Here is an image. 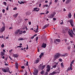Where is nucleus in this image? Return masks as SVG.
Instances as JSON below:
<instances>
[{"instance_id":"1","label":"nucleus","mask_w":75,"mask_h":75,"mask_svg":"<svg viewBox=\"0 0 75 75\" xmlns=\"http://www.w3.org/2000/svg\"><path fill=\"white\" fill-rule=\"evenodd\" d=\"M68 54V53H65L64 54H61L59 53L56 54L54 56L53 61H55L57 59H58V58H59L60 56L61 57H67Z\"/></svg>"},{"instance_id":"2","label":"nucleus","mask_w":75,"mask_h":75,"mask_svg":"<svg viewBox=\"0 0 75 75\" xmlns=\"http://www.w3.org/2000/svg\"><path fill=\"white\" fill-rule=\"evenodd\" d=\"M56 71H54L52 73H50L49 75H54L57 74V73H59L60 72V71L59 69L57 70H56Z\"/></svg>"},{"instance_id":"3","label":"nucleus","mask_w":75,"mask_h":75,"mask_svg":"<svg viewBox=\"0 0 75 75\" xmlns=\"http://www.w3.org/2000/svg\"><path fill=\"white\" fill-rule=\"evenodd\" d=\"M2 71L4 72H7L9 71V68H4L3 69H2Z\"/></svg>"},{"instance_id":"4","label":"nucleus","mask_w":75,"mask_h":75,"mask_svg":"<svg viewBox=\"0 0 75 75\" xmlns=\"http://www.w3.org/2000/svg\"><path fill=\"white\" fill-rule=\"evenodd\" d=\"M68 34L70 35V37H73L74 36L72 34H74V33L73 32V30H70L68 32Z\"/></svg>"},{"instance_id":"5","label":"nucleus","mask_w":75,"mask_h":75,"mask_svg":"<svg viewBox=\"0 0 75 75\" xmlns=\"http://www.w3.org/2000/svg\"><path fill=\"white\" fill-rule=\"evenodd\" d=\"M6 30V27L4 26H3L0 29V32L1 33H3Z\"/></svg>"},{"instance_id":"6","label":"nucleus","mask_w":75,"mask_h":75,"mask_svg":"<svg viewBox=\"0 0 75 75\" xmlns=\"http://www.w3.org/2000/svg\"><path fill=\"white\" fill-rule=\"evenodd\" d=\"M46 69V71L47 72H50V70H51V67H50V65L48 64L47 65Z\"/></svg>"},{"instance_id":"7","label":"nucleus","mask_w":75,"mask_h":75,"mask_svg":"<svg viewBox=\"0 0 75 75\" xmlns=\"http://www.w3.org/2000/svg\"><path fill=\"white\" fill-rule=\"evenodd\" d=\"M68 22L70 23L72 27H73V26H74V21H73L72 19H70L68 21Z\"/></svg>"},{"instance_id":"8","label":"nucleus","mask_w":75,"mask_h":75,"mask_svg":"<svg viewBox=\"0 0 75 75\" xmlns=\"http://www.w3.org/2000/svg\"><path fill=\"white\" fill-rule=\"evenodd\" d=\"M46 47H47V44L45 43H43L41 46V47H42V48H46Z\"/></svg>"},{"instance_id":"9","label":"nucleus","mask_w":75,"mask_h":75,"mask_svg":"<svg viewBox=\"0 0 75 75\" xmlns=\"http://www.w3.org/2000/svg\"><path fill=\"white\" fill-rule=\"evenodd\" d=\"M50 25L49 24H46L42 28L43 29H45V28H46L47 27H48V25Z\"/></svg>"},{"instance_id":"10","label":"nucleus","mask_w":75,"mask_h":75,"mask_svg":"<svg viewBox=\"0 0 75 75\" xmlns=\"http://www.w3.org/2000/svg\"><path fill=\"white\" fill-rule=\"evenodd\" d=\"M38 72V71L37 70H35L34 71V72L33 74L34 75H37V74Z\"/></svg>"},{"instance_id":"11","label":"nucleus","mask_w":75,"mask_h":75,"mask_svg":"<svg viewBox=\"0 0 75 75\" xmlns=\"http://www.w3.org/2000/svg\"><path fill=\"white\" fill-rule=\"evenodd\" d=\"M20 29L17 30L15 33V34H16V35L18 34V33L20 32Z\"/></svg>"},{"instance_id":"12","label":"nucleus","mask_w":75,"mask_h":75,"mask_svg":"<svg viewBox=\"0 0 75 75\" xmlns=\"http://www.w3.org/2000/svg\"><path fill=\"white\" fill-rule=\"evenodd\" d=\"M13 56L14 58H18V55L17 54H13Z\"/></svg>"},{"instance_id":"13","label":"nucleus","mask_w":75,"mask_h":75,"mask_svg":"<svg viewBox=\"0 0 75 75\" xmlns=\"http://www.w3.org/2000/svg\"><path fill=\"white\" fill-rule=\"evenodd\" d=\"M40 59L38 58L37 59V60L35 61V64H38L39 62V60Z\"/></svg>"},{"instance_id":"14","label":"nucleus","mask_w":75,"mask_h":75,"mask_svg":"<svg viewBox=\"0 0 75 75\" xmlns=\"http://www.w3.org/2000/svg\"><path fill=\"white\" fill-rule=\"evenodd\" d=\"M15 67L16 69H18V64L17 62H16L15 63Z\"/></svg>"},{"instance_id":"15","label":"nucleus","mask_w":75,"mask_h":75,"mask_svg":"<svg viewBox=\"0 0 75 75\" xmlns=\"http://www.w3.org/2000/svg\"><path fill=\"white\" fill-rule=\"evenodd\" d=\"M68 17L69 18H71V17H72V15H71V13H69L68 15Z\"/></svg>"},{"instance_id":"16","label":"nucleus","mask_w":75,"mask_h":75,"mask_svg":"<svg viewBox=\"0 0 75 75\" xmlns=\"http://www.w3.org/2000/svg\"><path fill=\"white\" fill-rule=\"evenodd\" d=\"M31 13H30V11L28 12L25 13L26 16H29V15H30V14H31Z\"/></svg>"},{"instance_id":"17","label":"nucleus","mask_w":75,"mask_h":75,"mask_svg":"<svg viewBox=\"0 0 75 75\" xmlns=\"http://www.w3.org/2000/svg\"><path fill=\"white\" fill-rule=\"evenodd\" d=\"M18 3L19 4H24V3H25V2L23 1H21L20 2V1H18Z\"/></svg>"},{"instance_id":"18","label":"nucleus","mask_w":75,"mask_h":75,"mask_svg":"<svg viewBox=\"0 0 75 75\" xmlns=\"http://www.w3.org/2000/svg\"><path fill=\"white\" fill-rule=\"evenodd\" d=\"M54 17V14H52L51 15V16H50L49 17V18H53V17Z\"/></svg>"},{"instance_id":"19","label":"nucleus","mask_w":75,"mask_h":75,"mask_svg":"<svg viewBox=\"0 0 75 75\" xmlns=\"http://www.w3.org/2000/svg\"><path fill=\"white\" fill-rule=\"evenodd\" d=\"M45 73V71L44 70H42L40 72V74L41 75H43V74H44Z\"/></svg>"},{"instance_id":"20","label":"nucleus","mask_w":75,"mask_h":75,"mask_svg":"<svg viewBox=\"0 0 75 75\" xmlns=\"http://www.w3.org/2000/svg\"><path fill=\"white\" fill-rule=\"evenodd\" d=\"M56 41H57V42H59L61 41V40L59 39H55Z\"/></svg>"},{"instance_id":"21","label":"nucleus","mask_w":75,"mask_h":75,"mask_svg":"<svg viewBox=\"0 0 75 75\" xmlns=\"http://www.w3.org/2000/svg\"><path fill=\"white\" fill-rule=\"evenodd\" d=\"M1 56H3L4 55V54H5V53H4L3 52H1Z\"/></svg>"},{"instance_id":"22","label":"nucleus","mask_w":75,"mask_h":75,"mask_svg":"<svg viewBox=\"0 0 75 75\" xmlns=\"http://www.w3.org/2000/svg\"><path fill=\"white\" fill-rule=\"evenodd\" d=\"M45 65H44L42 66L41 69L42 70H43V69H44V68H45Z\"/></svg>"},{"instance_id":"23","label":"nucleus","mask_w":75,"mask_h":75,"mask_svg":"<svg viewBox=\"0 0 75 75\" xmlns=\"http://www.w3.org/2000/svg\"><path fill=\"white\" fill-rule=\"evenodd\" d=\"M18 41H23L24 39L23 38H20L18 39Z\"/></svg>"},{"instance_id":"24","label":"nucleus","mask_w":75,"mask_h":75,"mask_svg":"<svg viewBox=\"0 0 75 75\" xmlns=\"http://www.w3.org/2000/svg\"><path fill=\"white\" fill-rule=\"evenodd\" d=\"M70 1H71L70 0H67L66 1V4H69V3L70 2Z\"/></svg>"},{"instance_id":"25","label":"nucleus","mask_w":75,"mask_h":75,"mask_svg":"<svg viewBox=\"0 0 75 75\" xmlns=\"http://www.w3.org/2000/svg\"><path fill=\"white\" fill-rule=\"evenodd\" d=\"M37 27L36 31L35 32V33H38V25H37Z\"/></svg>"},{"instance_id":"26","label":"nucleus","mask_w":75,"mask_h":75,"mask_svg":"<svg viewBox=\"0 0 75 75\" xmlns=\"http://www.w3.org/2000/svg\"><path fill=\"white\" fill-rule=\"evenodd\" d=\"M18 13H17L16 14L13 15L14 17H15V18H16V17H17V16H18Z\"/></svg>"},{"instance_id":"27","label":"nucleus","mask_w":75,"mask_h":75,"mask_svg":"<svg viewBox=\"0 0 75 75\" xmlns=\"http://www.w3.org/2000/svg\"><path fill=\"white\" fill-rule=\"evenodd\" d=\"M65 30H66V31H68V30H69V28H67V27H66L65 28Z\"/></svg>"},{"instance_id":"28","label":"nucleus","mask_w":75,"mask_h":75,"mask_svg":"<svg viewBox=\"0 0 75 75\" xmlns=\"http://www.w3.org/2000/svg\"><path fill=\"white\" fill-rule=\"evenodd\" d=\"M71 48V47L70 46H69L67 47V50L68 51H70Z\"/></svg>"},{"instance_id":"29","label":"nucleus","mask_w":75,"mask_h":75,"mask_svg":"<svg viewBox=\"0 0 75 75\" xmlns=\"http://www.w3.org/2000/svg\"><path fill=\"white\" fill-rule=\"evenodd\" d=\"M19 33V34L20 35H21V34H23V31H22V30L20 31Z\"/></svg>"},{"instance_id":"30","label":"nucleus","mask_w":75,"mask_h":75,"mask_svg":"<svg viewBox=\"0 0 75 75\" xmlns=\"http://www.w3.org/2000/svg\"><path fill=\"white\" fill-rule=\"evenodd\" d=\"M61 66L62 68H64V64H63V63H62L61 64Z\"/></svg>"},{"instance_id":"31","label":"nucleus","mask_w":75,"mask_h":75,"mask_svg":"<svg viewBox=\"0 0 75 75\" xmlns=\"http://www.w3.org/2000/svg\"><path fill=\"white\" fill-rule=\"evenodd\" d=\"M38 8H34L33 10V11H35V10H38Z\"/></svg>"},{"instance_id":"32","label":"nucleus","mask_w":75,"mask_h":75,"mask_svg":"<svg viewBox=\"0 0 75 75\" xmlns=\"http://www.w3.org/2000/svg\"><path fill=\"white\" fill-rule=\"evenodd\" d=\"M62 33H63L64 34V33H67V31H66V30L65 31V30H63L62 31Z\"/></svg>"},{"instance_id":"33","label":"nucleus","mask_w":75,"mask_h":75,"mask_svg":"<svg viewBox=\"0 0 75 75\" xmlns=\"http://www.w3.org/2000/svg\"><path fill=\"white\" fill-rule=\"evenodd\" d=\"M1 48H4V43H3L1 45Z\"/></svg>"},{"instance_id":"34","label":"nucleus","mask_w":75,"mask_h":75,"mask_svg":"<svg viewBox=\"0 0 75 75\" xmlns=\"http://www.w3.org/2000/svg\"><path fill=\"white\" fill-rule=\"evenodd\" d=\"M4 4V5L5 6H6L7 5V3H6V2H4L3 3Z\"/></svg>"},{"instance_id":"35","label":"nucleus","mask_w":75,"mask_h":75,"mask_svg":"<svg viewBox=\"0 0 75 75\" xmlns=\"http://www.w3.org/2000/svg\"><path fill=\"white\" fill-rule=\"evenodd\" d=\"M57 67V65H55L54 66H52V68H55Z\"/></svg>"},{"instance_id":"36","label":"nucleus","mask_w":75,"mask_h":75,"mask_svg":"<svg viewBox=\"0 0 75 75\" xmlns=\"http://www.w3.org/2000/svg\"><path fill=\"white\" fill-rule=\"evenodd\" d=\"M61 22H62L60 23V24H61V25H62V24H63V23H63V20H62L61 21Z\"/></svg>"},{"instance_id":"37","label":"nucleus","mask_w":75,"mask_h":75,"mask_svg":"<svg viewBox=\"0 0 75 75\" xmlns=\"http://www.w3.org/2000/svg\"><path fill=\"white\" fill-rule=\"evenodd\" d=\"M48 72L46 71L45 74V75H48Z\"/></svg>"},{"instance_id":"38","label":"nucleus","mask_w":75,"mask_h":75,"mask_svg":"<svg viewBox=\"0 0 75 75\" xmlns=\"http://www.w3.org/2000/svg\"><path fill=\"white\" fill-rule=\"evenodd\" d=\"M36 41L37 42L38 41V37H37L36 38Z\"/></svg>"},{"instance_id":"39","label":"nucleus","mask_w":75,"mask_h":75,"mask_svg":"<svg viewBox=\"0 0 75 75\" xmlns=\"http://www.w3.org/2000/svg\"><path fill=\"white\" fill-rule=\"evenodd\" d=\"M59 61H60L61 62H62V59H59Z\"/></svg>"},{"instance_id":"40","label":"nucleus","mask_w":75,"mask_h":75,"mask_svg":"<svg viewBox=\"0 0 75 75\" xmlns=\"http://www.w3.org/2000/svg\"><path fill=\"white\" fill-rule=\"evenodd\" d=\"M19 23H20V22H22V21H23L21 19H19Z\"/></svg>"},{"instance_id":"41","label":"nucleus","mask_w":75,"mask_h":75,"mask_svg":"<svg viewBox=\"0 0 75 75\" xmlns=\"http://www.w3.org/2000/svg\"><path fill=\"white\" fill-rule=\"evenodd\" d=\"M13 10H17V7H15L13 8Z\"/></svg>"},{"instance_id":"42","label":"nucleus","mask_w":75,"mask_h":75,"mask_svg":"<svg viewBox=\"0 0 75 75\" xmlns=\"http://www.w3.org/2000/svg\"><path fill=\"white\" fill-rule=\"evenodd\" d=\"M24 75H27V71H25V73Z\"/></svg>"},{"instance_id":"43","label":"nucleus","mask_w":75,"mask_h":75,"mask_svg":"<svg viewBox=\"0 0 75 75\" xmlns=\"http://www.w3.org/2000/svg\"><path fill=\"white\" fill-rule=\"evenodd\" d=\"M75 61V60H73L71 62V64H74V62Z\"/></svg>"},{"instance_id":"44","label":"nucleus","mask_w":75,"mask_h":75,"mask_svg":"<svg viewBox=\"0 0 75 75\" xmlns=\"http://www.w3.org/2000/svg\"><path fill=\"white\" fill-rule=\"evenodd\" d=\"M48 7V5L47 4V5H43V7Z\"/></svg>"},{"instance_id":"45","label":"nucleus","mask_w":75,"mask_h":75,"mask_svg":"<svg viewBox=\"0 0 75 75\" xmlns=\"http://www.w3.org/2000/svg\"><path fill=\"white\" fill-rule=\"evenodd\" d=\"M21 68H22V69H24V66H21Z\"/></svg>"},{"instance_id":"46","label":"nucleus","mask_w":75,"mask_h":75,"mask_svg":"<svg viewBox=\"0 0 75 75\" xmlns=\"http://www.w3.org/2000/svg\"><path fill=\"white\" fill-rule=\"evenodd\" d=\"M2 12L3 13H4V12H5V10L4 9L2 10Z\"/></svg>"},{"instance_id":"47","label":"nucleus","mask_w":75,"mask_h":75,"mask_svg":"<svg viewBox=\"0 0 75 75\" xmlns=\"http://www.w3.org/2000/svg\"><path fill=\"white\" fill-rule=\"evenodd\" d=\"M26 33V31L25 30H24L22 32V33H23V34H25V33Z\"/></svg>"},{"instance_id":"48","label":"nucleus","mask_w":75,"mask_h":75,"mask_svg":"<svg viewBox=\"0 0 75 75\" xmlns=\"http://www.w3.org/2000/svg\"><path fill=\"white\" fill-rule=\"evenodd\" d=\"M70 69L72 71V66L71 65V66L70 67Z\"/></svg>"},{"instance_id":"49","label":"nucleus","mask_w":75,"mask_h":75,"mask_svg":"<svg viewBox=\"0 0 75 75\" xmlns=\"http://www.w3.org/2000/svg\"><path fill=\"white\" fill-rule=\"evenodd\" d=\"M28 61L26 62V66H28Z\"/></svg>"},{"instance_id":"50","label":"nucleus","mask_w":75,"mask_h":75,"mask_svg":"<svg viewBox=\"0 0 75 75\" xmlns=\"http://www.w3.org/2000/svg\"><path fill=\"white\" fill-rule=\"evenodd\" d=\"M27 46L26 48V50H28V45H27Z\"/></svg>"},{"instance_id":"51","label":"nucleus","mask_w":75,"mask_h":75,"mask_svg":"<svg viewBox=\"0 0 75 75\" xmlns=\"http://www.w3.org/2000/svg\"><path fill=\"white\" fill-rule=\"evenodd\" d=\"M64 40L65 41V42H67V39H64Z\"/></svg>"},{"instance_id":"52","label":"nucleus","mask_w":75,"mask_h":75,"mask_svg":"<svg viewBox=\"0 0 75 75\" xmlns=\"http://www.w3.org/2000/svg\"><path fill=\"white\" fill-rule=\"evenodd\" d=\"M40 15H42V14H45V13H40Z\"/></svg>"},{"instance_id":"53","label":"nucleus","mask_w":75,"mask_h":75,"mask_svg":"<svg viewBox=\"0 0 75 75\" xmlns=\"http://www.w3.org/2000/svg\"><path fill=\"white\" fill-rule=\"evenodd\" d=\"M70 71V68H68V69H67V71Z\"/></svg>"},{"instance_id":"54","label":"nucleus","mask_w":75,"mask_h":75,"mask_svg":"<svg viewBox=\"0 0 75 75\" xmlns=\"http://www.w3.org/2000/svg\"><path fill=\"white\" fill-rule=\"evenodd\" d=\"M5 65L6 66H8V64L7 63H5Z\"/></svg>"},{"instance_id":"55","label":"nucleus","mask_w":75,"mask_h":75,"mask_svg":"<svg viewBox=\"0 0 75 75\" xmlns=\"http://www.w3.org/2000/svg\"><path fill=\"white\" fill-rule=\"evenodd\" d=\"M40 55L42 56L43 55H44V54H43V53H41Z\"/></svg>"},{"instance_id":"56","label":"nucleus","mask_w":75,"mask_h":75,"mask_svg":"<svg viewBox=\"0 0 75 75\" xmlns=\"http://www.w3.org/2000/svg\"><path fill=\"white\" fill-rule=\"evenodd\" d=\"M49 13V11H47V12H46L45 14H48Z\"/></svg>"},{"instance_id":"57","label":"nucleus","mask_w":75,"mask_h":75,"mask_svg":"<svg viewBox=\"0 0 75 75\" xmlns=\"http://www.w3.org/2000/svg\"><path fill=\"white\" fill-rule=\"evenodd\" d=\"M3 52H4V53H5V52H6V50H5L4 49L3 50Z\"/></svg>"},{"instance_id":"58","label":"nucleus","mask_w":75,"mask_h":75,"mask_svg":"<svg viewBox=\"0 0 75 75\" xmlns=\"http://www.w3.org/2000/svg\"><path fill=\"white\" fill-rule=\"evenodd\" d=\"M29 25H31V22H29Z\"/></svg>"},{"instance_id":"59","label":"nucleus","mask_w":75,"mask_h":75,"mask_svg":"<svg viewBox=\"0 0 75 75\" xmlns=\"http://www.w3.org/2000/svg\"><path fill=\"white\" fill-rule=\"evenodd\" d=\"M69 45V43H66L67 45Z\"/></svg>"},{"instance_id":"60","label":"nucleus","mask_w":75,"mask_h":75,"mask_svg":"<svg viewBox=\"0 0 75 75\" xmlns=\"http://www.w3.org/2000/svg\"><path fill=\"white\" fill-rule=\"evenodd\" d=\"M37 34H35L34 35H33V36L34 37H36V36H37Z\"/></svg>"},{"instance_id":"61","label":"nucleus","mask_w":75,"mask_h":75,"mask_svg":"<svg viewBox=\"0 0 75 75\" xmlns=\"http://www.w3.org/2000/svg\"><path fill=\"white\" fill-rule=\"evenodd\" d=\"M42 57V56H41V55H40L39 56V57H40V58H41V57Z\"/></svg>"},{"instance_id":"62","label":"nucleus","mask_w":75,"mask_h":75,"mask_svg":"<svg viewBox=\"0 0 75 75\" xmlns=\"http://www.w3.org/2000/svg\"><path fill=\"white\" fill-rule=\"evenodd\" d=\"M34 38V36H33V37H31V39H33Z\"/></svg>"},{"instance_id":"63","label":"nucleus","mask_w":75,"mask_h":75,"mask_svg":"<svg viewBox=\"0 0 75 75\" xmlns=\"http://www.w3.org/2000/svg\"><path fill=\"white\" fill-rule=\"evenodd\" d=\"M57 41H56V40H54V43H57Z\"/></svg>"},{"instance_id":"64","label":"nucleus","mask_w":75,"mask_h":75,"mask_svg":"<svg viewBox=\"0 0 75 75\" xmlns=\"http://www.w3.org/2000/svg\"><path fill=\"white\" fill-rule=\"evenodd\" d=\"M9 58H10L11 60H12V59H11V57H10V56H9Z\"/></svg>"}]
</instances>
